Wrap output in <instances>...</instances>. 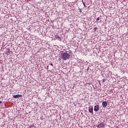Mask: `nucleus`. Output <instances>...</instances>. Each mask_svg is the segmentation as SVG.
Here are the masks:
<instances>
[{
  "label": "nucleus",
  "instance_id": "obj_7",
  "mask_svg": "<svg viewBox=\"0 0 128 128\" xmlns=\"http://www.w3.org/2000/svg\"><path fill=\"white\" fill-rule=\"evenodd\" d=\"M56 38H58V40H60V37L58 36H56Z\"/></svg>",
  "mask_w": 128,
  "mask_h": 128
},
{
  "label": "nucleus",
  "instance_id": "obj_11",
  "mask_svg": "<svg viewBox=\"0 0 128 128\" xmlns=\"http://www.w3.org/2000/svg\"><path fill=\"white\" fill-rule=\"evenodd\" d=\"M79 10H80V11H79L80 12H82V9H80H80H79Z\"/></svg>",
  "mask_w": 128,
  "mask_h": 128
},
{
  "label": "nucleus",
  "instance_id": "obj_10",
  "mask_svg": "<svg viewBox=\"0 0 128 128\" xmlns=\"http://www.w3.org/2000/svg\"><path fill=\"white\" fill-rule=\"evenodd\" d=\"M106 82V79H103L102 80V82Z\"/></svg>",
  "mask_w": 128,
  "mask_h": 128
},
{
  "label": "nucleus",
  "instance_id": "obj_15",
  "mask_svg": "<svg viewBox=\"0 0 128 128\" xmlns=\"http://www.w3.org/2000/svg\"><path fill=\"white\" fill-rule=\"evenodd\" d=\"M2 101H1V100H0V104H2Z\"/></svg>",
  "mask_w": 128,
  "mask_h": 128
},
{
  "label": "nucleus",
  "instance_id": "obj_12",
  "mask_svg": "<svg viewBox=\"0 0 128 128\" xmlns=\"http://www.w3.org/2000/svg\"><path fill=\"white\" fill-rule=\"evenodd\" d=\"M96 20H100V18H98Z\"/></svg>",
  "mask_w": 128,
  "mask_h": 128
},
{
  "label": "nucleus",
  "instance_id": "obj_4",
  "mask_svg": "<svg viewBox=\"0 0 128 128\" xmlns=\"http://www.w3.org/2000/svg\"><path fill=\"white\" fill-rule=\"evenodd\" d=\"M13 98H22V95H14V96H13Z\"/></svg>",
  "mask_w": 128,
  "mask_h": 128
},
{
  "label": "nucleus",
  "instance_id": "obj_1",
  "mask_svg": "<svg viewBox=\"0 0 128 128\" xmlns=\"http://www.w3.org/2000/svg\"><path fill=\"white\" fill-rule=\"evenodd\" d=\"M72 56L70 54V52L66 51V52H64L63 54H61V59L63 60H70Z\"/></svg>",
  "mask_w": 128,
  "mask_h": 128
},
{
  "label": "nucleus",
  "instance_id": "obj_13",
  "mask_svg": "<svg viewBox=\"0 0 128 128\" xmlns=\"http://www.w3.org/2000/svg\"><path fill=\"white\" fill-rule=\"evenodd\" d=\"M50 65L52 66H54L52 65V64H50Z\"/></svg>",
  "mask_w": 128,
  "mask_h": 128
},
{
  "label": "nucleus",
  "instance_id": "obj_6",
  "mask_svg": "<svg viewBox=\"0 0 128 128\" xmlns=\"http://www.w3.org/2000/svg\"><path fill=\"white\" fill-rule=\"evenodd\" d=\"M88 110L90 112L91 114H92L94 112V108H92V107L89 108Z\"/></svg>",
  "mask_w": 128,
  "mask_h": 128
},
{
  "label": "nucleus",
  "instance_id": "obj_2",
  "mask_svg": "<svg viewBox=\"0 0 128 128\" xmlns=\"http://www.w3.org/2000/svg\"><path fill=\"white\" fill-rule=\"evenodd\" d=\"M99 110H100V106L98 105L95 106L94 108V112H98Z\"/></svg>",
  "mask_w": 128,
  "mask_h": 128
},
{
  "label": "nucleus",
  "instance_id": "obj_3",
  "mask_svg": "<svg viewBox=\"0 0 128 128\" xmlns=\"http://www.w3.org/2000/svg\"><path fill=\"white\" fill-rule=\"evenodd\" d=\"M97 128H104V124L101 123L97 126Z\"/></svg>",
  "mask_w": 128,
  "mask_h": 128
},
{
  "label": "nucleus",
  "instance_id": "obj_14",
  "mask_svg": "<svg viewBox=\"0 0 128 128\" xmlns=\"http://www.w3.org/2000/svg\"><path fill=\"white\" fill-rule=\"evenodd\" d=\"M46 68H47V70H48V66Z\"/></svg>",
  "mask_w": 128,
  "mask_h": 128
},
{
  "label": "nucleus",
  "instance_id": "obj_8",
  "mask_svg": "<svg viewBox=\"0 0 128 128\" xmlns=\"http://www.w3.org/2000/svg\"><path fill=\"white\" fill-rule=\"evenodd\" d=\"M82 4H83L85 8H86V4H84V0H82Z\"/></svg>",
  "mask_w": 128,
  "mask_h": 128
},
{
  "label": "nucleus",
  "instance_id": "obj_5",
  "mask_svg": "<svg viewBox=\"0 0 128 128\" xmlns=\"http://www.w3.org/2000/svg\"><path fill=\"white\" fill-rule=\"evenodd\" d=\"M102 106L103 108H106V106H108V102H103L102 103Z\"/></svg>",
  "mask_w": 128,
  "mask_h": 128
},
{
  "label": "nucleus",
  "instance_id": "obj_9",
  "mask_svg": "<svg viewBox=\"0 0 128 128\" xmlns=\"http://www.w3.org/2000/svg\"><path fill=\"white\" fill-rule=\"evenodd\" d=\"M34 125H30V128H34Z\"/></svg>",
  "mask_w": 128,
  "mask_h": 128
}]
</instances>
